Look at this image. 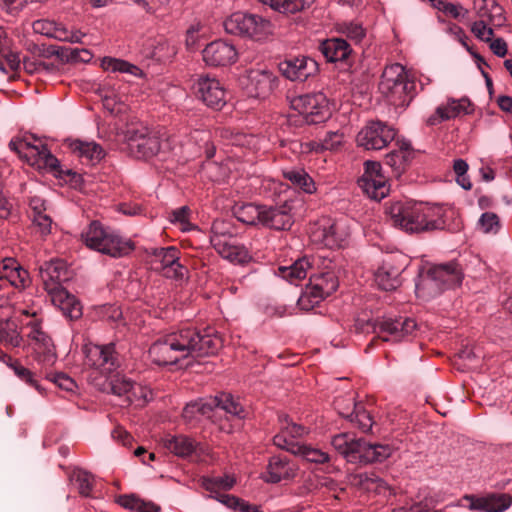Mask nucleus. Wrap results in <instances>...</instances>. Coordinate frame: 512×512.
I'll return each instance as SVG.
<instances>
[{
  "label": "nucleus",
  "mask_w": 512,
  "mask_h": 512,
  "mask_svg": "<svg viewBox=\"0 0 512 512\" xmlns=\"http://www.w3.org/2000/svg\"><path fill=\"white\" fill-rule=\"evenodd\" d=\"M221 339L207 330L186 327L158 338L149 348L151 361L159 366L174 365L188 357L215 355Z\"/></svg>",
  "instance_id": "1"
},
{
  "label": "nucleus",
  "mask_w": 512,
  "mask_h": 512,
  "mask_svg": "<svg viewBox=\"0 0 512 512\" xmlns=\"http://www.w3.org/2000/svg\"><path fill=\"white\" fill-rule=\"evenodd\" d=\"M385 211L392 226L409 234L432 232L446 228V210L441 206L395 201L387 203Z\"/></svg>",
  "instance_id": "2"
},
{
  "label": "nucleus",
  "mask_w": 512,
  "mask_h": 512,
  "mask_svg": "<svg viewBox=\"0 0 512 512\" xmlns=\"http://www.w3.org/2000/svg\"><path fill=\"white\" fill-rule=\"evenodd\" d=\"M81 238L90 249L114 258L128 255L134 250V243L124 239L116 231L104 227L99 221H92Z\"/></svg>",
  "instance_id": "3"
},
{
  "label": "nucleus",
  "mask_w": 512,
  "mask_h": 512,
  "mask_svg": "<svg viewBox=\"0 0 512 512\" xmlns=\"http://www.w3.org/2000/svg\"><path fill=\"white\" fill-rule=\"evenodd\" d=\"M416 84L399 63L392 64L383 71L379 90L395 106H408L415 96Z\"/></svg>",
  "instance_id": "4"
},
{
  "label": "nucleus",
  "mask_w": 512,
  "mask_h": 512,
  "mask_svg": "<svg viewBox=\"0 0 512 512\" xmlns=\"http://www.w3.org/2000/svg\"><path fill=\"white\" fill-rule=\"evenodd\" d=\"M463 272L456 261L437 264L431 267L416 285L418 293L424 296H436L445 289L459 286L463 280Z\"/></svg>",
  "instance_id": "5"
},
{
  "label": "nucleus",
  "mask_w": 512,
  "mask_h": 512,
  "mask_svg": "<svg viewBox=\"0 0 512 512\" xmlns=\"http://www.w3.org/2000/svg\"><path fill=\"white\" fill-rule=\"evenodd\" d=\"M338 287L339 279L335 270L326 268L325 270L312 273L297 304L301 310H312L333 294Z\"/></svg>",
  "instance_id": "6"
},
{
  "label": "nucleus",
  "mask_w": 512,
  "mask_h": 512,
  "mask_svg": "<svg viewBox=\"0 0 512 512\" xmlns=\"http://www.w3.org/2000/svg\"><path fill=\"white\" fill-rule=\"evenodd\" d=\"M227 33L248 37L256 41L266 39L273 33V25L262 16L245 12H235L223 23Z\"/></svg>",
  "instance_id": "7"
},
{
  "label": "nucleus",
  "mask_w": 512,
  "mask_h": 512,
  "mask_svg": "<svg viewBox=\"0 0 512 512\" xmlns=\"http://www.w3.org/2000/svg\"><path fill=\"white\" fill-rule=\"evenodd\" d=\"M129 154L137 159H150L161 151V138L146 126L130 127L125 133Z\"/></svg>",
  "instance_id": "8"
},
{
  "label": "nucleus",
  "mask_w": 512,
  "mask_h": 512,
  "mask_svg": "<svg viewBox=\"0 0 512 512\" xmlns=\"http://www.w3.org/2000/svg\"><path fill=\"white\" fill-rule=\"evenodd\" d=\"M82 352L84 354L83 365L101 374H109L116 370L119 365L114 343L106 345L84 344Z\"/></svg>",
  "instance_id": "9"
},
{
  "label": "nucleus",
  "mask_w": 512,
  "mask_h": 512,
  "mask_svg": "<svg viewBox=\"0 0 512 512\" xmlns=\"http://www.w3.org/2000/svg\"><path fill=\"white\" fill-rule=\"evenodd\" d=\"M396 130L380 120L368 121L358 132L356 142L365 150H382L396 137Z\"/></svg>",
  "instance_id": "10"
},
{
  "label": "nucleus",
  "mask_w": 512,
  "mask_h": 512,
  "mask_svg": "<svg viewBox=\"0 0 512 512\" xmlns=\"http://www.w3.org/2000/svg\"><path fill=\"white\" fill-rule=\"evenodd\" d=\"M358 185L363 192L374 200H381L389 194V184L382 173L381 163L367 160L364 162V173L358 179Z\"/></svg>",
  "instance_id": "11"
},
{
  "label": "nucleus",
  "mask_w": 512,
  "mask_h": 512,
  "mask_svg": "<svg viewBox=\"0 0 512 512\" xmlns=\"http://www.w3.org/2000/svg\"><path fill=\"white\" fill-rule=\"evenodd\" d=\"M277 75L269 69H251L247 71L242 85L249 97L265 99L278 86Z\"/></svg>",
  "instance_id": "12"
},
{
  "label": "nucleus",
  "mask_w": 512,
  "mask_h": 512,
  "mask_svg": "<svg viewBox=\"0 0 512 512\" xmlns=\"http://www.w3.org/2000/svg\"><path fill=\"white\" fill-rule=\"evenodd\" d=\"M154 269L164 277L170 279H183L187 269L180 262V251L174 247L154 248L151 252Z\"/></svg>",
  "instance_id": "13"
},
{
  "label": "nucleus",
  "mask_w": 512,
  "mask_h": 512,
  "mask_svg": "<svg viewBox=\"0 0 512 512\" xmlns=\"http://www.w3.org/2000/svg\"><path fill=\"white\" fill-rule=\"evenodd\" d=\"M290 106L299 114L305 116L308 123L324 121L328 114L327 99L322 93L304 94L293 97Z\"/></svg>",
  "instance_id": "14"
},
{
  "label": "nucleus",
  "mask_w": 512,
  "mask_h": 512,
  "mask_svg": "<svg viewBox=\"0 0 512 512\" xmlns=\"http://www.w3.org/2000/svg\"><path fill=\"white\" fill-rule=\"evenodd\" d=\"M331 445L348 462L353 464H367L369 442L363 438H356L350 433H339L332 437Z\"/></svg>",
  "instance_id": "15"
},
{
  "label": "nucleus",
  "mask_w": 512,
  "mask_h": 512,
  "mask_svg": "<svg viewBox=\"0 0 512 512\" xmlns=\"http://www.w3.org/2000/svg\"><path fill=\"white\" fill-rule=\"evenodd\" d=\"M403 260L404 257L401 255H389L383 260L374 275L375 282L380 289L392 291L401 285L400 276L405 269Z\"/></svg>",
  "instance_id": "16"
},
{
  "label": "nucleus",
  "mask_w": 512,
  "mask_h": 512,
  "mask_svg": "<svg viewBox=\"0 0 512 512\" xmlns=\"http://www.w3.org/2000/svg\"><path fill=\"white\" fill-rule=\"evenodd\" d=\"M30 332L28 338L31 341L35 358L45 366H51L57 359L55 346L52 339L42 330L40 323L32 320L28 323Z\"/></svg>",
  "instance_id": "17"
},
{
  "label": "nucleus",
  "mask_w": 512,
  "mask_h": 512,
  "mask_svg": "<svg viewBox=\"0 0 512 512\" xmlns=\"http://www.w3.org/2000/svg\"><path fill=\"white\" fill-rule=\"evenodd\" d=\"M318 63L308 56L287 58L279 63V71L288 80L304 82L318 73Z\"/></svg>",
  "instance_id": "18"
},
{
  "label": "nucleus",
  "mask_w": 512,
  "mask_h": 512,
  "mask_svg": "<svg viewBox=\"0 0 512 512\" xmlns=\"http://www.w3.org/2000/svg\"><path fill=\"white\" fill-rule=\"evenodd\" d=\"M23 159L38 169H49L53 172H59V160L50 152L46 144H34L28 138H22Z\"/></svg>",
  "instance_id": "19"
},
{
  "label": "nucleus",
  "mask_w": 512,
  "mask_h": 512,
  "mask_svg": "<svg viewBox=\"0 0 512 512\" xmlns=\"http://www.w3.org/2000/svg\"><path fill=\"white\" fill-rule=\"evenodd\" d=\"M196 93L198 97L208 107L220 110L226 104V90L220 81L211 78L208 75L199 76L196 84Z\"/></svg>",
  "instance_id": "20"
},
{
  "label": "nucleus",
  "mask_w": 512,
  "mask_h": 512,
  "mask_svg": "<svg viewBox=\"0 0 512 512\" xmlns=\"http://www.w3.org/2000/svg\"><path fill=\"white\" fill-rule=\"evenodd\" d=\"M374 332L388 334L394 340L399 341L403 337L412 334L417 328L416 321L412 318L382 317L369 321Z\"/></svg>",
  "instance_id": "21"
},
{
  "label": "nucleus",
  "mask_w": 512,
  "mask_h": 512,
  "mask_svg": "<svg viewBox=\"0 0 512 512\" xmlns=\"http://www.w3.org/2000/svg\"><path fill=\"white\" fill-rule=\"evenodd\" d=\"M39 274L48 294L63 289L62 284L70 277L65 262L60 259L44 262L40 266Z\"/></svg>",
  "instance_id": "22"
},
{
  "label": "nucleus",
  "mask_w": 512,
  "mask_h": 512,
  "mask_svg": "<svg viewBox=\"0 0 512 512\" xmlns=\"http://www.w3.org/2000/svg\"><path fill=\"white\" fill-rule=\"evenodd\" d=\"M203 60L210 66H227L236 62L238 53L235 46L223 40L209 43L202 51Z\"/></svg>",
  "instance_id": "23"
},
{
  "label": "nucleus",
  "mask_w": 512,
  "mask_h": 512,
  "mask_svg": "<svg viewBox=\"0 0 512 512\" xmlns=\"http://www.w3.org/2000/svg\"><path fill=\"white\" fill-rule=\"evenodd\" d=\"M298 467L284 455H274L269 458L266 473L262 479L267 483L276 484L283 480L293 479L297 475Z\"/></svg>",
  "instance_id": "24"
},
{
  "label": "nucleus",
  "mask_w": 512,
  "mask_h": 512,
  "mask_svg": "<svg viewBox=\"0 0 512 512\" xmlns=\"http://www.w3.org/2000/svg\"><path fill=\"white\" fill-rule=\"evenodd\" d=\"M472 112L473 108L469 99L449 98L446 104L438 106L435 113L427 118L426 124L428 126H436L444 121L454 119L461 114H471Z\"/></svg>",
  "instance_id": "25"
},
{
  "label": "nucleus",
  "mask_w": 512,
  "mask_h": 512,
  "mask_svg": "<svg viewBox=\"0 0 512 512\" xmlns=\"http://www.w3.org/2000/svg\"><path fill=\"white\" fill-rule=\"evenodd\" d=\"M292 224L293 217L287 204L282 206L261 205L259 225L274 230H288Z\"/></svg>",
  "instance_id": "26"
},
{
  "label": "nucleus",
  "mask_w": 512,
  "mask_h": 512,
  "mask_svg": "<svg viewBox=\"0 0 512 512\" xmlns=\"http://www.w3.org/2000/svg\"><path fill=\"white\" fill-rule=\"evenodd\" d=\"M109 387L112 394L123 398L124 405H130L141 397L147 401L143 388L125 376L116 375L111 378Z\"/></svg>",
  "instance_id": "27"
},
{
  "label": "nucleus",
  "mask_w": 512,
  "mask_h": 512,
  "mask_svg": "<svg viewBox=\"0 0 512 512\" xmlns=\"http://www.w3.org/2000/svg\"><path fill=\"white\" fill-rule=\"evenodd\" d=\"M469 507L483 512H504L512 505V496L506 493H492L485 497H466Z\"/></svg>",
  "instance_id": "28"
},
{
  "label": "nucleus",
  "mask_w": 512,
  "mask_h": 512,
  "mask_svg": "<svg viewBox=\"0 0 512 512\" xmlns=\"http://www.w3.org/2000/svg\"><path fill=\"white\" fill-rule=\"evenodd\" d=\"M311 238L314 242L333 249L342 245L345 241L346 233L340 231L338 223L328 221L325 224L317 226L311 232Z\"/></svg>",
  "instance_id": "29"
},
{
  "label": "nucleus",
  "mask_w": 512,
  "mask_h": 512,
  "mask_svg": "<svg viewBox=\"0 0 512 512\" xmlns=\"http://www.w3.org/2000/svg\"><path fill=\"white\" fill-rule=\"evenodd\" d=\"M397 149L385 155V164L392 168L393 172L400 175L414 157V150L409 141L402 139L396 142Z\"/></svg>",
  "instance_id": "30"
},
{
  "label": "nucleus",
  "mask_w": 512,
  "mask_h": 512,
  "mask_svg": "<svg viewBox=\"0 0 512 512\" xmlns=\"http://www.w3.org/2000/svg\"><path fill=\"white\" fill-rule=\"evenodd\" d=\"M4 280L18 289H24L30 283L28 271L22 268L13 258H5L2 261L0 281Z\"/></svg>",
  "instance_id": "31"
},
{
  "label": "nucleus",
  "mask_w": 512,
  "mask_h": 512,
  "mask_svg": "<svg viewBox=\"0 0 512 512\" xmlns=\"http://www.w3.org/2000/svg\"><path fill=\"white\" fill-rule=\"evenodd\" d=\"M49 296L52 303L58 307L66 317L71 320L81 317L82 305L67 289H60L49 294Z\"/></svg>",
  "instance_id": "32"
},
{
  "label": "nucleus",
  "mask_w": 512,
  "mask_h": 512,
  "mask_svg": "<svg viewBox=\"0 0 512 512\" xmlns=\"http://www.w3.org/2000/svg\"><path fill=\"white\" fill-rule=\"evenodd\" d=\"M163 446L178 457L186 458L202 451L199 443L186 435H167L162 439Z\"/></svg>",
  "instance_id": "33"
},
{
  "label": "nucleus",
  "mask_w": 512,
  "mask_h": 512,
  "mask_svg": "<svg viewBox=\"0 0 512 512\" xmlns=\"http://www.w3.org/2000/svg\"><path fill=\"white\" fill-rule=\"evenodd\" d=\"M320 51L329 62L344 61L351 54L349 43L342 38H329L321 42Z\"/></svg>",
  "instance_id": "34"
},
{
  "label": "nucleus",
  "mask_w": 512,
  "mask_h": 512,
  "mask_svg": "<svg viewBox=\"0 0 512 512\" xmlns=\"http://www.w3.org/2000/svg\"><path fill=\"white\" fill-rule=\"evenodd\" d=\"M216 252L231 263L244 265L251 261L252 257L248 249L237 242V239L227 241L214 248Z\"/></svg>",
  "instance_id": "35"
},
{
  "label": "nucleus",
  "mask_w": 512,
  "mask_h": 512,
  "mask_svg": "<svg viewBox=\"0 0 512 512\" xmlns=\"http://www.w3.org/2000/svg\"><path fill=\"white\" fill-rule=\"evenodd\" d=\"M70 147L72 151L76 153L81 159L86 160L92 165L98 163L105 155L101 145L95 142L74 140Z\"/></svg>",
  "instance_id": "36"
},
{
  "label": "nucleus",
  "mask_w": 512,
  "mask_h": 512,
  "mask_svg": "<svg viewBox=\"0 0 512 512\" xmlns=\"http://www.w3.org/2000/svg\"><path fill=\"white\" fill-rule=\"evenodd\" d=\"M214 402L213 398L190 402L184 407L182 416L187 422L199 420L202 416L210 417L211 412L214 410Z\"/></svg>",
  "instance_id": "37"
},
{
  "label": "nucleus",
  "mask_w": 512,
  "mask_h": 512,
  "mask_svg": "<svg viewBox=\"0 0 512 512\" xmlns=\"http://www.w3.org/2000/svg\"><path fill=\"white\" fill-rule=\"evenodd\" d=\"M235 238V231L232 223L223 219H216L211 226L210 242L213 248L224 244Z\"/></svg>",
  "instance_id": "38"
},
{
  "label": "nucleus",
  "mask_w": 512,
  "mask_h": 512,
  "mask_svg": "<svg viewBox=\"0 0 512 512\" xmlns=\"http://www.w3.org/2000/svg\"><path fill=\"white\" fill-rule=\"evenodd\" d=\"M310 268L311 264L309 260L307 258H302L295 261L290 266H280L278 268V274L291 284H297L298 281L306 278L307 272Z\"/></svg>",
  "instance_id": "39"
},
{
  "label": "nucleus",
  "mask_w": 512,
  "mask_h": 512,
  "mask_svg": "<svg viewBox=\"0 0 512 512\" xmlns=\"http://www.w3.org/2000/svg\"><path fill=\"white\" fill-rule=\"evenodd\" d=\"M117 503L125 509L133 512H160V506L150 501H144L135 495H121Z\"/></svg>",
  "instance_id": "40"
},
{
  "label": "nucleus",
  "mask_w": 512,
  "mask_h": 512,
  "mask_svg": "<svg viewBox=\"0 0 512 512\" xmlns=\"http://www.w3.org/2000/svg\"><path fill=\"white\" fill-rule=\"evenodd\" d=\"M234 216L242 223L248 225H259L261 216V205L246 203L234 208Z\"/></svg>",
  "instance_id": "41"
},
{
  "label": "nucleus",
  "mask_w": 512,
  "mask_h": 512,
  "mask_svg": "<svg viewBox=\"0 0 512 512\" xmlns=\"http://www.w3.org/2000/svg\"><path fill=\"white\" fill-rule=\"evenodd\" d=\"M214 409H221L226 413L239 418L244 417L243 406L231 394L221 393L213 398Z\"/></svg>",
  "instance_id": "42"
},
{
  "label": "nucleus",
  "mask_w": 512,
  "mask_h": 512,
  "mask_svg": "<svg viewBox=\"0 0 512 512\" xmlns=\"http://www.w3.org/2000/svg\"><path fill=\"white\" fill-rule=\"evenodd\" d=\"M285 179L301 188L306 193H313L315 185L312 178L303 169H288L283 171Z\"/></svg>",
  "instance_id": "43"
},
{
  "label": "nucleus",
  "mask_w": 512,
  "mask_h": 512,
  "mask_svg": "<svg viewBox=\"0 0 512 512\" xmlns=\"http://www.w3.org/2000/svg\"><path fill=\"white\" fill-rule=\"evenodd\" d=\"M0 341L12 347H19L21 345L22 337L17 331V325L14 322L6 320L0 323Z\"/></svg>",
  "instance_id": "44"
},
{
  "label": "nucleus",
  "mask_w": 512,
  "mask_h": 512,
  "mask_svg": "<svg viewBox=\"0 0 512 512\" xmlns=\"http://www.w3.org/2000/svg\"><path fill=\"white\" fill-rule=\"evenodd\" d=\"M102 67L111 72L127 73L137 76L141 73L140 68L121 59L105 57L102 60Z\"/></svg>",
  "instance_id": "45"
},
{
  "label": "nucleus",
  "mask_w": 512,
  "mask_h": 512,
  "mask_svg": "<svg viewBox=\"0 0 512 512\" xmlns=\"http://www.w3.org/2000/svg\"><path fill=\"white\" fill-rule=\"evenodd\" d=\"M315 0H274L271 8L285 14H294L314 3Z\"/></svg>",
  "instance_id": "46"
},
{
  "label": "nucleus",
  "mask_w": 512,
  "mask_h": 512,
  "mask_svg": "<svg viewBox=\"0 0 512 512\" xmlns=\"http://www.w3.org/2000/svg\"><path fill=\"white\" fill-rule=\"evenodd\" d=\"M343 141V133H340L339 131H329L326 133L325 137L323 138V140H321V142H312L311 149L315 150L316 152L323 150L332 151L340 147Z\"/></svg>",
  "instance_id": "47"
},
{
  "label": "nucleus",
  "mask_w": 512,
  "mask_h": 512,
  "mask_svg": "<svg viewBox=\"0 0 512 512\" xmlns=\"http://www.w3.org/2000/svg\"><path fill=\"white\" fill-rule=\"evenodd\" d=\"M334 405L341 417L349 420V422H354V408H358L360 403L355 402L351 395L337 397L334 401Z\"/></svg>",
  "instance_id": "48"
},
{
  "label": "nucleus",
  "mask_w": 512,
  "mask_h": 512,
  "mask_svg": "<svg viewBox=\"0 0 512 512\" xmlns=\"http://www.w3.org/2000/svg\"><path fill=\"white\" fill-rule=\"evenodd\" d=\"M296 456H301L306 461L316 464H324L330 460L328 453L303 444L300 445Z\"/></svg>",
  "instance_id": "49"
},
{
  "label": "nucleus",
  "mask_w": 512,
  "mask_h": 512,
  "mask_svg": "<svg viewBox=\"0 0 512 512\" xmlns=\"http://www.w3.org/2000/svg\"><path fill=\"white\" fill-rule=\"evenodd\" d=\"M234 484L235 479L228 475L203 479L205 489L211 492H216L217 490H229Z\"/></svg>",
  "instance_id": "50"
},
{
  "label": "nucleus",
  "mask_w": 512,
  "mask_h": 512,
  "mask_svg": "<svg viewBox=\"0 0 512 512\" xmlns=\"http://www.w3.org/2000/svg\"><path fill=\"white\" fill-rule=\"evenodd\" d=\"M280 430L287 433L291 438H300L308 433L305 426L293 422L288 415L279 416Z\"/></svg>",
  "instance_id": "51"
},
{
  "label": "nucleus",
  "mask_w": 512,
  "mask_h": 512,
  "mask_svg": "<svg viewBox=\"0 0 512 512\" xmlns=\"http://www.w3.org/2000/svg\"><path fill=\"white\" fill-rule=\"evenodd\" d=\"M478 227L483 233L496 234L501 228L500 219L498 215L493 212H485L478 220Z\"/></svg>",
  "instance_id": "52"
},
{
  "label": "nucleus",
  "mask_w": 512,
  "mask_h": 512,
  "mask_svg": "<svg viewBox=\"0 0 512 512\" xmlns=\"http://www.w3.org/2000/svg\"><path fill=\"white\" fill-rule=\"evenodd\" d=\"M73 477L78 484V491L82 496L88 497L94 486V478L92 474L85 470L78 469L74 471Z\"/></svg>",
  "instance_id": "53"
},
{
  "label": "nucleus",
  "mask_w": 512,
  "mask_h": 512,
  "mask_svg": "<svg viewBox=\"0 0 512 512\" xmlns=\"http://www.w3.org/2000/svg\"><path fill=\"white\" fill-rule=\"evenodd\" d=\"M354 424L359 430L366 433L371 431L373 420L369 412L366 411L363 404L360 403L358 408H354Z\"/></svg>",
  "instance_id": "54"
},
{
  "label": "nucleus",
  "mask_w": 512,
  "mask_h": 512,
  "mask_svg": "<svg viewBox=\"0 0 512 512\" xmlns=\"http://www.w3.org/2000/svg\"><path fill=\"white\" fill-rule=\"evenodd\" d=\"M392 449L389 445L372 444L369 442L367 453V464L374 462H383L391 456Z\"/></svg>",
  "instance_id": "55"
},
{
  "label": "nucleus",
  "mask_w": 512,
  "mask_h": 512,
  "mask_svg": "<svg viewBox=\"0 0 512 512\" xmlns=\"http://www.w3.org/2000/svg\"><path fill=\"white\" fill-rule=\"evenodd\" d=\"M468 163L463 159H456L453 163V170L456 174V182L464 189L470 190L472 183L467 175Z\"/></svg>",
  "instance_id": "56"
},
{
  "label": "nucleus",
  "mask_w": 512,
  "mask_h": 512,
  "mask_svg": "<svg viewBox=\"0 0 512 512\" xmlns=\"http://www.w3.org/2000/svg\"><path fill=\"white\" fill-rule=\"evenodd\" d=\"M294 439L295 438H291L287 433L280 430V432L273 437V444L282 450L296 455L301 444Z\"/></svg>",
  "instance_id": "57"
},
{
  "label": "nucleus",
  "mask_w": 512,
  "mask_h": 512,
  "mask_svg": "<svg viewBox=\"0 0 512 512\" xmlns=\"http://www.w3.org/2000/svg\"><path fill=\"white\" fill-rule=\"evenodd\" d=\"M341 32L355 43L360 42L365 36V30L362 25L354 22L343 23Z\"/></svg>",
  "instance_id": "58"
},
{
  "label": "nucleus",
  "mask_w": 512,
  "mask_h": 512,
  "mask_svg": "<svg viewBox=\"0 0 512 512\" xmlns=\"http://www.w3.org/2000/svg\"><path fill=\"white\" fill-rule=\"evenodd\" d=\"M31 221L36 231L42 237H46L51 233L53 221L51 216L47 212L37 217H34L33 219H31Z\"/></svg>",
  "instance_id": "59"
},
{
  "label": "nucleus",
  "mask_w": 512,
  "mask_h": 512,
  "mask_svg": "<svg viewBox=\"0 0 512 512\" xmlns=\"http://www.w3.org/2000/svg\"><path fill=\"white\" fill-rule=\"evenodd\" d=\"M9 367L14 371V373L17 375V377L20 378L22 381L30 384L31 386H34L36 389H39V386L37 385V382L34 379L33 373L29 369L22 366L17 361L9 363Z\"/></svg>",
  "instance_id": "60"
},
{
  "label": "nucleus",
  "mask_w": 512,
  "mask_h": 512,
  "mask_svg": "<svg viewBox=\"0 0 512 512\" xmlns=\"http://www.w3.org/2000/svg\"><path fill=\"white\" fill-rule=\"evenodd\" d=\"M28 205L30 208V219L47 212V202L40 196L35 195L29 197Z\"/></svg>",
  "instance_id": "61"
},
{
  "label": "nucleus",
  "mask_w": 512,
  "mask_h": 512,
  "mask_svg": "<svg viewBox=\"0 0 512 512\" xmlns=\"http://www.w3.org/2000/svg\"><path fill=\"white\" fill-rule=\"evenodd\" d=\"M471 31L478 39L484 42L491 41V38L494 35V30L487 27L485 22L482 20L474 22L471 27Z\"/></svg>",
  "instance_id": "62"
},
{
  "label": "nucleus",
  "mask_w": 512,
  "mask_h": 512,
  "mask_svg": "<svg viewBox=\"0 0 512 512\" xmlns=\"http://www.w3.org/2000/svg\"><path fill=\"white\" fill-rule=\"evenodd\" d=\"M56 23L49 20H36L33 22V30L35 33L47 36V37H53L55 35V28Z\"/></svg>",
  "instance_id": "63"
},
{
  "label": "nucleus",
  "mask_w": 512,
  "mask_h": 512,
  "mask_svg": "<svg viewBox=\"0 0 512 512\" xmlns=\"http://www.w3.org/2000/svg\"><path fill=\"white\" fill-rule=\"evenodd\" d=\"M53 383H55L59 388L72 392L77 387L76 382L64 373H57L52 378Z\"/></svg>",
  "instance_id": "64"
}]
</instances>
